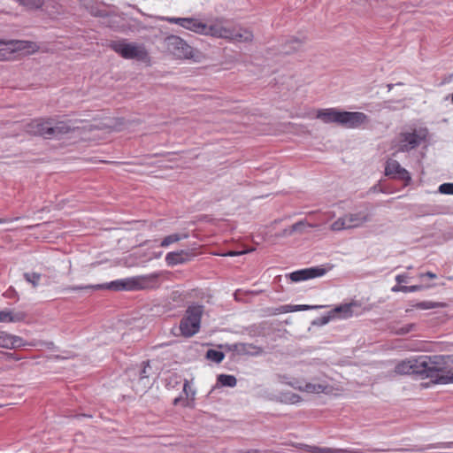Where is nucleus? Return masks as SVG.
Returning <instances> with one entry per match:
<instances>
[{
	"label": "nucleus",
	"mask_w": 453,
	"mask_h": 453,
	"mask_svg": "<svg viewBox=\"0 0 453 453\" xmlns=\"http://www.w3.org/2000/svg\"><path fill=\"white\" fill-rule=\"evenodd\" d=\"M316 117L326 124L336 123L346 128H358L369 120L364 112L340 111L336 108L319 110Z\"/></svg>",
	"instance_id": "f257e3e1"
},
{
	"label": "nucleus",
	"mask_w": 453,
	"mask_h": 453,
	"mask_svg": "<svg viewBox=\"0 0 453 453\" xmlns=\"http://www.w3.org/2000/svg\"><path fill=\"white\" fill-rule=\"evenodd\" d=\"M109 47L125 59L139 62L149 60V52L142 43L129 42L126 39L111 41Z\"/></svg>",
	"instance_id": "f03ea898"
},
{
	"label": "nucleus",
	"mask_w": 453,
	"mask_h": 453,
	"mask_svg": "<svg viewBox=\"0 0 453 453\" xmlns=\"http://www.w3.org/2000/svg\"><path fill=\"white\" fill-rule=\"evenodd\" d=\"M428 135L426 127L411 128L402 131L396 137L395 147L397 151L410 152L418 148L422 142H426Z\"/></svg>",
	"instance_id": "7ed1b4c3"
},
{
	"label": "nucleus",
	"mask_w": 453,
	"mask_h": 453,
	"mask_svg": "<svg viewBox=\"0 0 453 453\" xmlns=\"http://www.w3.org/2000/svg\"><path fill=\"white\" fill-rule=\"evenodd\" d=\"M146 288L145 277H134L122 280H113L107 284L89 285V286H76L71 288V290L78 291L81 289L94 288V289H113V290H136Z\"/></svg>",
	"instance_id": "20e7f679"
},
{
	"label": "nucleus",
	"mask_w": 453,
	"mask_h": 453,
	"mask_svg": "<svg viewBox=\"0 0 453 453\" xmlns=\"http://www.w3.org/2000/svg\"><path fill=\"white\" fill-rule=\"evenodd\" d=\"M447 363H453V357L449 355H434V356H421V367L422 379H430L431 380L439 373L434 370H440Z\"/></svg>",
	"instance_id": "39448f33"
},
{
	"label": "nucleus",
	"mask_w": 453,
	"mask_h": 453,
	"mask_svg": "<svg viewBox=\"0 0 453 453\" xmlns=\"http://www.w3.org/2000/svg\"><path fill=\"white\" fill-rule=\"evenodd\" d=\"M202 314V306L197 305L188 308L185 316L180 323V330L184 336H193L199 331Z\"/></svg>",
	"instance_id": "423d86ee"
},
{
	"label": "nucleus",
	"mask_w": 453,
	"mask_h": 453,
	"mask_svg": "<svg viewBox=\"0 0 453 453\" xmlns=\"http://www.w3.org/2000/svg\"><path fill=\"white\" fill-rule=\"evenodd\" d=\"M167 50L177 58H192L194 50L183 39L176 35L168 36L165 39Z\"/></svg>",
	"instance_id": "0eeeda50"
},
{
	"label": "nucleus",
	"mask_w": 453,
	"mask_h": 453,
	"mask_svg": "<svg viewBox=\"0 0 453 453\" xmlns=\"http://www.w3.org/2000/svg\"><path fill=\"white\" fill-rule=\"evenodd\" d=\"M51 124H53L52 118L37 119L25 124L23 128L26 133L31 135L42 136L45 139H52V133L50 130V128H51Z\"/></svg>",
	"instance_id": "6e6552de"
},
{
	"label": "nucleus",
	"mask_w": 453,
	"mask_h": 453,
	"mask_svg": "<svg viewBox=\"0 0 453 453\" xmlns=\"http://www.w3.org/2000/svg\"><path fill=\"white\" fill-rule=\"evenodd\" d=\"M160 19L171 24H177L183 28L200 35H203V33H205L204 31L207 29V25L205 23L195 18L162 17Z\"/></svg>",
	"instance_id": "1a4fd4ad"
},
{
	"label": "nucleus",
	"mask_w": 453,
	"mask_h": 453,
	"mask_svg": "<svg viewBox=\"0 0 453 453\" xmlns=\"http://www.w3.org/2000/svg\"><path fill=\"white\" fill-rule=\"evenodd\" d=\"M385 174L390 178L403 180L406 184L411 180L410 173L401 166L397 160L391 158L386 162Z\"/></svg>",
	"instance_id": "9d476101"
},
{
	"label": "nucleus",
	"mask_w": 453,
	"mask_h": 453,
	"mask_svg": "<svg viewBox=\"0 0 453 453\" xmlns=\"http://www.w3.org/2000/svg\"><path fill=\"white\" fill-rule=\"evenodd\" d=\"M326 273V269L321 266H315L295 271L289 274H287L286 277H288L293 282H298L317 277H321Z\"/></svg>",
	"instance_id": "9b49d317"
},
{
	"label": "nucleus",
	"mask_w": 453,
	"mask_h": 453,
	"mask_svg": "<svg viewBox=\"0 0 453 453\" xmlns=\"http://www.w3.org/2000/svg\"><path fill=\"white\" fill-rule=\"evenodd\" d=\"M418 363H421V356L417 358L403 360L395 365V372L397 374H413L422 378L421 367Z\"/></svg>",
	"instance_id": "f8f14e48"
},
{
	"label": "nucleus",
	"mask_w": 453,
	"mask_h": 453,
	"mask_svg": "<svg viewBox=\"0 0 453 453\" xmlns=\"http://www.w3.org/2000/svg\"><path fill=\"white\" fill-rule=\"evenodd\" d=\"M2 46L5 48L0 50H9L10 52L23 51L25 53H33L38 50L36 43L29 41H4Z\"/></svg>",
	"instance_id": "ddd939ff"
},
{
	"label": "nucleus",
	"mask_w": 453,
	"mask_h": 453,
	"mask_svg": "<svg viewBox=\"0 0 453 453\" xmlns=\"http://www.w3.org/2000/svg\"><path fill=\"white\" fill-rule=\"evenodd\" d=\"M296 448L306 453H361V450L357 449H333L327 447L311 446L304 443L297 444Z\"/></svg>",
	"instance_id": "4468645a"
},
{
	"label": "nucleus",
	"mask_w": 453,
	"mask_h": 453,
	"mask_svg": "<svg viewBox=\"0 0 453 453\" xmlns=\"http://www.w3.org/2000/svg\"><path fill=\"white\" fill-rule=\"evenodd\" d=\"M203 33L204 35H212L219 38H233L241 41L242 35L234 33L228 28L223 27L219 25L207 26V29Z\"/></svg>",
	"instance_id": "2eb2a0df"
},
{
	"label": "nucleus",
	"mask_w": 453,
	"mask_h": 453,
	"mask_svg": "<svg viewBox=\"0 0 453 453\" xmlns=\"http://www.w3.org/2000/svg\"><path fill=\"white\" fill-rule=\"evenodd\" d=\"M351 307H352V304H350V303H345V304L337 306L334 310L330 311V313L328 315L322 316V317L317 319V320L313 321L312 324L318 325V326L326 325L334 316V313H342V315L341 317L343 319L349 318L352 315Z\"/></svg>",
	"instance_id": "dca6fc26"
},
{
	"label": "nucleus",
	"mask_w": 453,
	"mask_h": 453,
	"mask_svg": "<svg viewBox=\"0 0 453 453\" xmlns=\"http://www.w3.org/2000/svg\"><path fill=\"white\" fill-rule=\"evenodd\" d=\"M74 128L75 127L71 120H56L53 119V124H51V128H50V130L52 133L53 139L61 138L63 135L74 130Z\"/></svg>",
	"instance_id": "f3484780"
},
{
	"label": "nucleus",
	"mask_w": 453,
	"mask_h": 453,
	"mask_svg": "<svg viewBox=\"0 0 453 453\" xmlns=\"http://www.w3.org/2000/svg\"><path fill=\"white\" fill-rule=\"evenodd\" d=\"M439 373L431 381L435 384H449L453 383V363H447L440 370H434Z\"/></svg>",
	"instance_id": "a211bd4d"
},
{
	"label": "nucleus",
	"mask_w": 453,
	"mask_h": 453,
	"mask_svg": "<svg viewBox=\"0 0 453 453\" xmlns=\"http://www.w3.org/2000/svg\"><path fill=\"white\" fill-rule=\"evenodd\" d=\"M304 42L303 39L291 36L281 44L280 53L289 55L297 52L303 49Z\"/></svg>",
	"instance_id": "6ab92c4d"
},
{
	"label": "nucleus",
	"mask_w": 453,
	"mask_h": 453,
	"mask_svg": "<svg viewBox=\"0 0 453 453\" xmlns=\"http://www.w3.org/2000/svg\"><path fill=\"white\" fill-rule=\"evenodd\" d=\"M345 221L349 228L358 227L362 226L364 223L370 220V216L368 213L364 211H359L357 213H350L344 216Z\"/></svg>",
	"instance_id": "aec40b11"
},
{
	"label": "nucleus",
	"mask_w": 453,
	"mask_h": 453,
	"mask_svg": "<svg viewBox=\"0 0 453 453\" xmlns=\"http://www.w3.org/2000/svg\"><path fill=\"white\" fill-rule=\"evenodd\" d=\"M190 255L184 251H175V252H169L165 256V262L168 265H176L179 264H184L189 260Z\"/></svg>",
	"instance_id": "412c9836"
},
{
	"label": "nucleus",
	"mask_w": 453,
	"mask_h": 453,
	"mask_svg": "<svg viewBox=\"0 0 453 453\" xmlns=\"http://www.w3.org/2000/svg\"><path fill=\"white\" fill-rule=\"evenodd\" d=\"M322 305H306V304H297V305H292V304H287L282 305L278 308H276L273 314H280V313H287V312H293V311H308L311 309H319L322 308Z\"/></svg>",
	"instance_id": "4be33fe9"
},
{
	"label": "nucleus",
	"mask_w": 453,
	"mask_h": 453,
	"mask_svg": "<svg viewBox=\"0 0 453 453\" xmlns=\"http://www.w3.org/2000/svg\"><path fill=\"white\" fill-rule=\"evenodd\" d=\"M24 319L25 313L23 312L13 313L7 310L0 311V322H19Z\"/></svg>",
	"instance_id": "5701e85b"
},
{
	"label": "nucleus",
	"mask_w": 453,
	"mask_h": 453,
	"mask_svg": "<svg viewBox=\"0 0 453 453\" xmlns=\"http://www.w3.org/2000/svg\"><path fill=\"white\" fill-rule=\"evenodd\" d=\"M24 345V340L21 337L7 334L5 338V349H15Z\"/></svg>",
	"instance_id": "b1692460"
},
{
	"label": "nucleus",
	"mask_w": 453,
	"mask_h": 453,
	"mask_svg": "<svg viewBox=\"0 0 453 453\" xmlns=\"http://www.w3.org/2000/svg\"><path fill=\"white\" fill-rule=\"evenodd\" d=\"M217 382L220 386L234 388L236 383V378L234 375L219 374L217 378Z\"/></svg>",
	"instance_id": "393cba45"
},
{
	"label": "nucleus",
	"mask_w": 453,
	"mask_h": 453,
	"mask_svg": "<svg viewBox=\"0 0 453 453\" xmlns=\"http://www.w3.org/2000/svg\"><path fill=\"white\" fill-rule=\"evenodd\" d=\"M188 237V234H170V235H167L166 237H165L161 243H160V246L161 247H167L169 246L170 244L173 243V242H177L182 239H186Z\"/></svg>",
	"instance_id": "a878e982"
},
{
	"label": "nucleus",
	"mask_w": 453,
	"mask_h": 453,
	"mask_svg": "<svg viewBox=\"0 0 453 453\" xmlns=\"http://www.w3.org/2000/svg\"><path fill=\"white\" fill-rule=\"evenodd\" d=\"M205 357L211 362L219 364L224 359L225 354L222 351L210 349L207 350V352L205 354Z\"/></svg>",
	"instance_id": "bb28decb"
},
{
	"label": "nucleus",
	"mask_w": 453,
	"mask_h": 453,
	"mask_svg": "<svg viewBox=\"0 0 453 453\" xmlns=\"http://www.w3.org/2000/svg\"><path fill=\"white\" fill-rule=\"evenodd\" d=\"M277 377L280 383L289 385L290 387L296 389H302V386L300 385V382L297 380L291 378L286 374H278Z\"/></svg>",
	"instance_id": "cd10ccee"
},
{
	"label": "nucleus",
	"mask_w": 453,
	"mask_h": 453,
	"mask_svg": "<svg viewBox=\"0 0 453 453\" xmlns=\"http://www.w3.org/2000/svg\"><path fill=\"white\" fill-rule=\"evenodd\" d=\"M445 303H434L430 301H423L417 303L413 305V307L419 309V310H429L434 308H442L445 307Z\"/></svg>",
	"instance_id": "c85d7f7f"
},
{
	"label": "nucleus",
	"mask_w": 453,
	"mask_h": 453,
	"mask_svg": "<svg viewBox=\"0 0 453 453\" xmlns=\"http://www.w3.org/2000/svg\"><path fill=\"white\" fill-rule=\"evenodd\" d=\"M148 370H150V362L146 361L142 363V368L139 372V381L143 382L144 386L146 387V384L150 376V372Z\"/></svg>",
	"instance_id": "c756f323"
},
{
	"label": "nucleus",
	"mask_w": 453,
	"mask_h": 453,
	"mask_svg": "<svg viewBox=\"0 0 453 453\" xmlns=\"http://www.w3.org/2000/svg\"><path fill=\"white\" fill-rule=\"evenodd\" d=\"M326 388V386L322 384H313V383H306L304 387H302L303 391L308 392V393H320L324 392Z\"/></svg>",
	"instance_id": "7c9ffc66"
},
{
	"label": "nucleus",
	"mask_w": 453,
	"mask_h": 453,
	"mask_svg": "<svg viewBox=\"0 0 453 453\" xmlns=\"http://www.w3.org/2000/svg\"><path fill=\"white\" fill-rule=\"evenodd\" d=\"M41 277H42V275L38 273H24L25 280L28 283H30L33 286V288L38 287Z\"/></svg>",
	"instance_id": "2f4dec72"
},
{
	"label": "nucleus",
	"mask_w": 453,
	"mask_h": 453,
	"mask_svg": "<svg viewBox=\"0 0 453 453\" xmlns=\"http://www.w3.org/2000/svg\"><path fill=\"white\" fill-rule=\"evenodd\" d=\"M331 229L333 231H340V230H343V229H348V226H347V224L345 221V218L342 217V218H339L337 220H335L331 225Z\"/></svg>",
	"instance_id": "473e14b6"
},
{
	"label": "nucleus",
	"mask_w": 453,
	"mask_h": 453,
	"mask_svg": "<svg viewBox=\"0 0 453 453\" xmlns=\"http://www.w3.org/2000/svg\"><path fill=\"white\" fill-rule=\"evenodd\" d=\"M415 327H416V324L410 323V324L404 325V326L397 328L395 330V334L398 335H403V334H406L410 333L411 331H412Z\"/></svg>",
	"instance_id": "72a5a7b5"
},
{
	"label": "nucleus",
	"mask_w": 453,
	"mask_h": 453,
	"mask_svg": "<svg viewBox=\"0 0 453 453\" xmlns=\"http://www.w3.org/2000/svg\"><path fill=\"white\" fill-rule=\"evenodd\" d=\"M23 5H26L29 8H40L44 0H19Z\"/></svg>",
	"instance_id": "f704fd0d"
},
{
	"label": "nucleus",
	"mask_w": 453,
	"mask_h": 453,
	"mask_svg": "<svg viewBox=\"0 0 453 453\" xmlns=\"http://www.w3.org/2000/svg\"><path fill=\"white\" fill-rule=\"evenodd\" d=\"M183 393L186 395L187 397H191V399H194L196 391L192 389L188 380H184Z\"/></svg>",
	"instance_id": "c9c22d12"
},
{
	"label": "nucleus",
	"mask_w": 453,
	"mask_h": 453,
	"mask_svg": "<svg viewBox=\"0 0 453 453\" xmlns=\"http://www.w3.org/2000/svg\"><path fill=\"white\" fill-rule=\"evenodd\" d=\"M438 191L441 194L453 195V182L441 184L439 186Z\"/></svg>",
	"instance_id": "e433bc0d"
},
{
	"label": "nucleus",
	"mask_w": 453,
	"mask_h": 453,
	"mask_svg": "<svg viewBox=\"0 0 453 453\" xmlns=\"http://www.w3.org/2000/svg\"><path fill=\"white\" fill-rule=\"evenodd\" d=\"M453 448V441H448V442H438L434 444H429L425 449H452Z\"/></svg>",
	"instance_id": "4c0bfd02"
},
{
	"label": "nucleus",
	"mask_w": 453,
	"mask_h": 453,
	"mask_svg": "<svg viewBox=\"0 0 453 453\" xmlns=\"http://www.w3.org/2000/svg\"><path fill=\"white\" fill-rule=\"evenodd\" d=\"M425 288L423 285L406 286L405 293L419 291Z\"/></svg>",
	"instance_id": "58836bf2"
},
{
	"label": "nucleus",
	"mask_w": 453,
	"mask_h": 453,
	"mask_svg": "<svg viewBox=\"0 0 453 453\" xmlns=\"http://www.w3.org/2000/svg\"><path fill=\"white\" fill-rule=\"evenodd\" d=\"M405 289H406V286H403V285H401V284H397V285H395L391 288V291L392 292H404L405 293Z\"/></svg>",
	"instance_id": "ea45409f"
},
{
	"label": "nucleus",
	"mask_w": 453,
	"mask_h": 453,
	"mask_svg": "<svg viewBox=\"0 0 453 453\" xmlns=\"http://www.w3.org/2000/svg\"><path fill=\"white\" fill-rule=\"evenodd\" d=\"M7 333L0 331V347L4 348L5 347V338H6Z\"/></svg>",
	"instance_id": "a19ab883"
},
{
	"label": "nucleus",
	"mask_w": 453,
	"mask_h": 453,
	"mask_svg": "<svg viewBox=\"0 0 453 453\" xmlns=\"http://www.w3.org/2000/svg\"><path fill=\"white\" fill-rule=\"evenodd\" d=\"M406 279H407L406 274H398L395 276V280L398 284L406 282Z\"/></svg>",
	"instance_id": "79ce46f5"
},
{
	"label": "nucleus",
	"mask_w": 453,
	"mask_h": 453,
	"mask_svg": "<svg viewBox=\"0 0 453 453\" xmlns=\"http://www.w3.org/2000/svg\"><path fill=\"white\" fill-rule=\"evenodd\" d=\"M301 399V397L296 395V394H290L289 397H288V401L291 403H296L297 402H299Z\"/></svg>",
	"instance_id": "37998d69"
},
{
	"label": "nucleus",
	"mask_w": 453,
	"mask_h": 453,
	"mask_svg": "<svg viewBox=\"0 0 453 453\" xmlns=\"http://www.w3.org/2000/svg\"><path fill=\"white\" fill-rule=\"evenodd\" d=\"M424 276H426L430 279H435L437 276L435 273H432V272H427L426 273H422L420 274V277H424Z\"/></svg>",
	"instance_id": "c03bdc74"
},
{
	"label": "nucleus",
	"mask_w": 453,
	"mask_h": 453,
	"mask_svg": "<svg viewBox=\"0 0 453 453\" xmlns=\"http://www.w3.org/2000/svg\"><path fill=\"white\" fill-rule=\"evenodd\" d=\"M389 449H372V451L374 452H384V451H388Z\"/></svg>",
	"instance_id": "a18cd8bd"
},
{
	"label": "nucleus",
	"mask_w": 453,
	"mask_h": 453,
	"mask_svg": "<svg viewBox=\"0 0 453 453\" xmlns=\"http://www.w3.org/2000/svg\"><path fill=\"white\" fill-rule=\"evenodd\" d=\"M243 252H234V251H231L228 253L229 256H236V255H240V254H242Z\"/></svg>",
	"instance_id": "49530a36"
},
{
	"label": "nucleus",
	"mask_w": 453,
	"mask_h": 453,
	"mask_svg": "<svg viewBox=\"0 0 453 453\" xmlns=\"http://www.w3.org/2000/svg\"><path fill=\"white\" fill-rule=\"evenodd\" d=\"M180 400H181V397H177V398H175V399H174V401H173V404H174V405L178 404V403H179Z\"/></svg>",
	"instance_id": "de8ad7c7"
},
{
	"label": "nucleus",
	"mask_w": 453,
	"mask_h": 453,
	"mask_svg": "<svg viewBox=\"0 0 453 453\" xmlns=\"http://www.w3.org/2000/svg\"><path fill=\"white\" fill-rule=\"evenodd\" d=\"M395 451H398V452H403V451H406L407 449H403V448H401V449H395Z\"/></svg>",
	"instance_id": "09e8293b"
},
{
	"label": "nucleus",
	"mask_w": 453,
	"mask_h": 453,
	"mask_svg": "<svg viewBox=\"0 0 453 453\" xmlns=\"http://www.w3.org/2000/svg\"><path fill=\"white\" fill-rule=\"evenodd\" d=\"M393 86H394L393 84H388V89H389V90H391V89H392V88H393Z\"/></svg>",
	"instance_id": "8fccbe9b"
},
{
	"label": "nucleus",
	"mask_w": 453,
	"mask_h": 453,
	"mask_svg": "<svg viewBox=\"0 0 453 453\" xmlns=\"http://www.w3.org/2000/svg\"><path fill=\"white\" fill-rule=\"evenodd\" d=\"M4 222H6V219H0V224H1V223H4Z\"/></svg>",
	"instance_id": "3c124183"
},
{
	"label": "nucleus",
	"mask_w": 453,
	"mask_h": 453,
	"mask_svg": "<svg viewBox=\"0 0 453 453\" xmlns=\"http://www.w3.org/2000/svg\"><path fill=\"white\" fill-rule=\"evenodd\" d=\"M3 43H4V41L0 40V47L2 46Z\"/></svg>",
	"instance_id": "603ef678"
},
{
	"label": "nucleus",
	"mask_w": 453,
	"mask_h": 453,
	"mask_svg": "<svg viewBox=\"0 0 453 453\" xmlns=\"http://www.w3.org/2000/svg\"><path fill=\"white\" fill-rule=\"evenodd\" d=\"M258 353H259V350H258V348H257L256 354L258 355Z\"/></svg>",
	"instance_id": "864d4df0"
},
{
	"label": "nucleus",
	"mask_w": 453,
	"mask_h": 453,
	"mask_svg": "<svg viewBox=\"0 0 453 453\" xmlns=\"http://www.w3.org/2000/svg\"><path fill=\"white\" fill-rule=\"evenodd\" d=\"M451 101H452V103H453V93H452V95H451Z\"/></svg>",
	"instance_id": "5fc2aeb1"
}]
</instances>
